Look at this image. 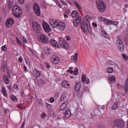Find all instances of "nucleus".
<instances>
[{"label": "nucleus", "mask_w": 128, "mask_h": 128, "mask_svg": "<svg viewBox=\"0 0 128 128\" xmlns=\"http://www.w3.org/2000/svg\"><path fill=\"white\" fill-rule=\"evenodd\" d=\"M71 114L70 110L69 108H67L65 114V116L66 118L67 119L69 118Z\"/></svg>", "instance_id": "2eb2a0df"}, {"label": "nucleus", "mask_w": 128, "mask_h": 128, "mask_svg": "<svg viewBox=\"0 0 128 128\" xmlns=\"http://www.w3.org/2000/svg\"><path fill=\"white\" fill-rule=\"evenodd\" d=\"M50 100L52 102H53L54 101V99L53 98H50Z\"/></svg>", "instance_id": "680f3d73"}, {"label": "nucleus", "mask_w": 128, "mask_h": 128, "mask_svg": "<svg viewBox=\"0 0 128 128\" xmlns=\"http://www.w3.org/2000/svg\"><path fill=\"white\" fill-rule=\"evenodd\" d=\"M18 2L20 4H22L24 3V0H17Z\"/></svg>", "instance_id": "de8ad7c7"}, {"label": "nucleus", "mask_w": 128, "mask_h": 128, "mask_svg": "<svg viewBox=\"0 0 128 128\" xmlns=\"http://www.w3.org/2000/svg\"><path fill=\"white\" fill-rule=\"evenodd\" d=\"M34 10L35 14L38 16H40V10L38 4L35 3L34 5Z\"/></svg>", "instance_id": "423d86ee"}, {"label": "nucleus", "mask_w": 128, "mask_h": 128, "mask_svg": "<svg viewBox=\"0 0 128 128\" xmlns=\"http://www.w3.org/2000/svg\"><path fill=\"white\" fill-rule=\"evenodd\" d=\"M38 102V103L39 105L42 106V100L40 99H38L37 100Z\"/></svg>", "instance_id": "8fccbe9b"}, {"label": "nucleus", "mask_w": 128, "mask_h": 128, "mask_svg": "<svg viewBox=\"0 0 128 128\" xmlns=\"http://www.w3.org/2000/svg\"><path fill=\"white\" fill-rule=\"evenodd\" d=\"M59 43L62 48H68V44L66 42V41L63 38H60L59 39Z\"/></svg>", "instance_id": "7ed1b4c3"}, {"label": "nucleus", "mask_w": 128, "mask_h": 128, "mask_svg": "<svg viewBox=\"0 0 128 128\" xmlns=\"http://www.w3.org/2000/svg\"><path fill=\"white\" fill-rule=\"evenodd\" d=\"M49 22L51 26L53 28H56L58 23L56 20L55 19L50 20Z\"/></svg>", "instance_id": "1a4fd4ad"}, {"label": "nucleus", "mask_w": 128, "mask_h": 128, "mask_svg": "<svg viewBox=\"0 0 128 128\" xmlns=\"http://www.w3.org/2000/svg\"><path fill=\"white\" fill-rule=\"evenodd\" d=\"M14 23V21L11 18H9L7 19L6 23V26L10 28L13 24Z\"/></svg>", "instance_id": "9b49d317"}, {"label": "nucleus", "mask_w": 128, "mask_h": 128, "mask_svg": "<svg viewBox=\"0 0 128 128\" xmlns=\"http://www.w3.org/2000/svg\"><path fill=\"white\" fill-rule=\"evenodd\" d=\"M105 18H104L102 16H100L98 18V20L102 22L104 21Z\"/></svg>", "instance_id": "a18cd8bd"}, {"label": "nucleus", "mask_w": 128, "mask_h": 128, "mask_svg": "<svg viewBox=\"0 0 128 128\" xmlns=\"http://www.w3.org/2000/svg\"><path fill=\"white\" fill-rule=\"evenodd\" d=\"M13 87L15 90H18L19 89L18 86L16 84H14L13 85Z\"/></svg>", "instance_id": "37998d69"}, {"label": "nucleus", "mask_w": 128, "mask_h": 128, "mask_svg": "<svg viewBox=\"0 0 128 128\" xmlns=\"http://www.w3.org/2000/svg\"><path fill=\"white\" fill-rule=\"evenodd\" d=\"M122 56H123L124 58V59L126 60H127L128 59V57L126 55H124V54H123Z\"/></svg>", "instance_id": "5fc2aeb1"}, {"label": "nucleus", "mask_w": 128, "mask_h": 128, "mask_svg": "<svg viewBox=\"0 0 128 128\" xmlns=\"http://www.w3.org/2000/svg\"><path fill=\"white\" fill-rule=\"evenodd\" d=\"M78 73V70L77 68H76L75 69V70L74 71V75H77Z\"/></svg>", "instance_id": "58836bf2"}, {"label": "nucleus", "mask_w": 128, "mask_h": 128, "mask_svg": "<svg viewBox=\"0 0 128 128\" xmlns=\"http://www.w3.org/2000/svg\"><path fill=\"white\" fill-rule=\"evenodd\" d=\"M18 9H20V7L17 5H15L12 8V11L14 10H17Z\"/></svg>", "instance_id": "e433bc0d"}, {"label": "nucleus", "mask_w": 128, "mask_h": 128, "mask_svg": "<svg viewBox=\"0 0 128 128\" xmlns=\"http://www.w3.org/2000/svg\"><path fill=\"white\" fill-rule=\"evenodd\" d=\"M4 109L5 112H8L10 111V110L8 109L5 108Z\"/></svg>", "instance_id": "774afa93"}, {"label": "nucleus", "mask_w": 128, "mask_h": 128, "mask_svg": "<svg viewBox=\"0 0 128 128\" xmlns=\"http://www.w3.org/2000/svg\"><path fill=\"white\" fill-rule=\"evenodd\" d=\"M84 25L85 26H86V28L89 32L90 33H92V30L90 28L89 24H88V25H87V24H86V25Z\"/></svg>", "instance_id": "a878e982"}, {"label": "nucleus", "mask_w": 128, "mask_h": 128, "mask_svg": "<svg viewBox=\"0 0 128 128\" xmlns=\"http://www.w3.org/2000/svg\"><path fill=\"white\" fill-rule=\"evenodd\" d=\"M78 57V54L77 53H76L74 54V60L75 63H76L77 62V59Z\"/></svg>", "instance_id": "c85d7f7f"}, {"label": "nucleus", "mask_w": 128, "mask_h": 128, "mask_svg": "<svg viewBox=\"0 0 128 128\" xmlns=\"http://www.w3.org/2000/svg\"><path fill=\"white\" fill-rule=\"evenodd\" d=\"M61 3L64 5H66V3L63 0H61L60 1Z\"/></svg>", "instance_id": "bf43d9fd"}, {"label": "nucleus", "mask_w": 128, "mask_h": 128, "mask_svg": "<svg viewBox=\"0 0 128 128\" xmlns=\"http://www.w3.org/2000/svg\"><path fill=\"white\" fill-rule=\"evenodd\" d=\"M92 24L94 27H97V24L93 22L92 23Z\"/></svg>", "instance_id": "e2e57ef3"}, {"label": "nucleus", "mask_w": 128, "mask_h": 128, "mask_svg": "<svg viewBox=\"0 0 128 128\" xmlns=\"http://www.w3.org/2000/svg\"><path fill=\"white\" fill-rule=\"evenodd\" d=\"M77 13L78 12L74 10H73L71 14L72 16L73 17H75L77 15Z\"/></svg>", "instance_id": "cd10ccee"}, {"label": "nucleus", "mask_w": 128, "mask_h": 128, "mask_svg": "<svg viewBox=\"0 0 128 128\" xmlns=\"http://www.w3.org/2000/svg\"><path fill=\"white\" fill-rule=\"evenodd\" d=\"M57 120L58 122H60L61 123L62 122V121H64L63 119L61 118H60L59 117H58L57 118Z\"/></svg>", "instance_id": "09e8293b"}, {"label": "nucleus", "mask_w": 128, "mask_h": 128, "mask_svg": "<svg viewBox=\"0 0 128 128\" xmlns=\"http://www.w3.org/2000/svg\"><path fill=\"white\" fill-rule=\"evenodd\" d=\"M53 60H52V63L54 64H58L59 62V58L56 57L55 56H53L52 57Z\"/></svg>", "instance_id": "4468645a"}, {"label": "nucleus", "mask_w": 128, "mask_h": 128, "mask_svg": "<svg viewBox=\"0 0 128 128\" xmlns=\"http://www.w3.org/2000/svg\"><path fill=\"white\" fill-rule=\"evenodd\" d=\"M111 24H113L115 25H117L118 24V23L117 21H111Z\"/></svg>", "instance_id": "49530a36"}, {"label": "nucleus", "mask_w": 128, "mask_h": 128, "mask_svg": "<svg viewBox=\"0 0 128 128\" xmlns=\"http://www.w3.org/2000/svg\"><path fill=\"white\" fill-rule=\"evenodd\" d=\"M7 49V48L6 46V45H5L3 46L2 48V50L3 51H5Z\"/></svg>", "instance_id": "3c124183"}, {"label": "nucleus", "mask_w": 128, "mask_h": 128, "mask_svg": "<svg viewBox=\"0 0 128 128\" xmlns=\"http://www.w3.org/2000/svg\"><path fill=\"white\" fill-rule=\"evenodd\" d=\"M62 86L65 88H69L70 84L66 81H63L61 84Z\"/></svg>", "instance_id": "f3484780"}, {"label": "nucleus", "mask_w": 128, "mask_h": 128, "mask_svg": "<svg viewBox=\"0 0 128 128\" xmlns=\"http://www.w3.org/2000/svg\"><path fill=\"white\" fill-rule=\"evenodd\" d=\"M12 4L11 3H10V4H8V7L10 9L11 8L12 6Z\"/></svg>", "instance_id": "0e129e2a"}, {"label": "nucleus", "mask_w": 128, "mask_h": 128, "mask_svg": "<svg viewBox=\"0 0 128 128\" xmlns=\"http://www.w3.org/2000/svg\"><path fill=\"white\" fill-rule=\"evenodd\" d=\"M56 4L60 8H62L61 5L57 1L56 2Z\"/></svg>", "instance_id": "6e6d98bb"}, {"label": "nucleus", "mask_w": 128, "mask_h": 128, "mask_svg": "<svg viewBox=\"0 0 128 128\" xmlns=\"http://www.w3.org/2000/svg\"><path fill=\"white\" fill-rule=\"evenodd\" d=\"M18 61L20 62H22V57L21 56H20L18 59Z\"/></svg>", "instance_id": "338daca9"}, {"label": "nucleus", "mask_w": 128, "mask_h": 128, "mask_svg": "<svg viewBox=\"0 0 128 128\" xmlns=\"http://www.w3.org/2000/svg\"><path fill=\"white\" fill-rule=\"evenodd\" d=\"M84 22L87 24V25L89 24V21L90 20V16L88 15H86L84 18Z\"/></svg>", "instance_id": "dca6fc26"}, {"label": "nucleus", "mask_w": 128, "mask_h": 128, "mask_svg": "<svg viewBox=\"0 0 128 128\" xmlns=\"http://www.w3.org/2000/svg\"><path fill=\"white\" fill-rule=\"evenodd\" d=\"M65 24L64 23L60 22L58 23L56 28L60 30H63L65 28Z\"/></svg>", "instance_id": "f8f14e48"}, {"label": "nucleus", "mask_w": 128, "mask_h": 128, "mask_svg": "<svg viewBox=\"0 0 128 128\" xmlns=\"http://www.w3.org/2000/svg\"><path fill=\"white\" fill-rule=\"evenodd\" d=\"M2 91L3 94L5 96H7V94L5 88L4 87L2 88Z\"/></svg>", "instance_id": "393cba45"}, {"label": "nucleus", "mask_w": 128, "mask_h": 128, "mask_svg": "<svg viewBox=\"0 0 128 128\" xmlns=\"http://www.w3.org/2000/svg\"><path fill=\"white\" fill-rule=\"evenodd\" d=\"M86 83L87 84H88L90 82V80L88 78H87L86 79Z\"/></svg>", "instance_id": "052dcab7"}, {"label": "nucleus", "mask_w": 128, "mask_h": 128, "mask_svg": "<svg viewBox=\"0 0 128 128\" xmlns=\"http://www.w3.org/2000/svg\"><path fill=\"white\" fill-rule=\"evenodd\" d=\"M67 95L66 94H62L61 96V99L62 101H63L66 98Z\"/></svg>", "instance_id": "f704fd0d"}, {"label": "nucleus", "mask_w": 128, "mask_h": 128, "mask_svg": "<svg viewBox=\"0 0 128 128\" xmlns=\"http://www.w3.org/2000/svg\"><path fill=\"white\" fill-rule=\"evenodd\" d=\"M12 13L15 17L20 18L21 17L22 11L20 7V9H18L16 10H14L12 11Z\"/></svg>", "instance_id": "6e6552de"}, {"label": "nucleus", "mask_w": 128, "mask_h": 128, "mask_svg": "<svg viewBox=\"0 0 128 128\" xmlns=\"http://www.w3.org/2000/svg\"><path fill=\"white\" fill-rule=\"evenodd\" d=\"M106 71L108 73H110L113 72V70L112 68L109 67L107 68Z\"/></svg>", "instance_id": "7c9ffc66"}, {"label": "nucleus", "mask_w": 128, "mask_h": 128, "mask_svg": "<svg viewBox=\"0 0 128 128\" xmlns=\"http://www.w3.org/2000/svg\"><path fill=\"white\" fill-rule=\"evenodd\" d=\"M22 39L23 40L24 42L25 43H26L27 42V40H26V38L24 37L23 36L22 37Z\"/></svg>", "instance_id": "864d4df0"}, {"label": "nucleus", "mask_w": 128, "mask_h": 128, "mask_svg": "<svg viewBox=\"0 0 128 128\" xmlns=\"http://www.w3.org/2000/svg\"><path fill=\"white\" fill-rule=\"evenodd\" d=\"M74 3L76 7L79 9H80L81 8L79 4L76 2H74Z\"/></svg>", "instance_id": "79ce46f5"}, {"label": "nucleus", "mask_w": 128, "mask_h": 128, "mask_svg": "<svg viewBox=\"0 0 128 128\" xmlns=\"http://www.w3.org/2000/svg\"><path fill=\"white\" fill-rule=\"evenodd\" d=\"M8 88L9 90L12 92V86L10 85L8 86Z\"/></svg>", "instance_id": "13d9d810"}, {"label": "nucleus", "mask_w": 128, "mask_h": 128, "mask_svg": "<svg viewBox=\"0 0 128 128\" xmlns=\"http://www.w3.org/2000/svg\"><path fill=\"white\" fill-rule=\"evenodd\" d=\"M80 87L81 84L79 83H78L75 84L74 89L76 91H78L80 90Z\"/></svg>", "instance_id": "6ab92c4d"}, {"label": "nucleus", "mask_w": 128, "mask_h": 128, "mask_svg": "<svg viewBox=\"0 0 128 128\" xmlns=\"http://www.w3.org/2000/svg\"><path fill=\"white\" fill-rule=\"evenodd\" d=\"M111 20L107 19L106 18H105V19L104 20V21L106 23L109 24H111Z\"/></svg>", "instance_id": "c756f323"}, {"label": "nucleus", "mask_w": 128, "mask_h": 128, "mask_svg": "<svg viewBox=\"0 0 128 128\" xmlns=\"http://www.w3.org/2000/svg\"><path fill=\"white\" fill-rule=\"evenodd\" d=\"M46 114L44 113H43L42 114V117L43 118H45L46 117Z\"/></svg>", "instance_id": "4d7b16f0"}, {"label": "nucleus", "mask_w": 128, "mask_h": 128, "mask_svg": "<svg viewBox=\"0 0 128 128\" xmlns=\"http://www.w3.org/2000/svg\"><path fill=\"white\" fill-rule=\"evenodd\" d=\"M118 49L120 52H122L124 49V46L122 41L120 39H118L116 41Z\"/></svg>", "instance_id": "0eeeda50"}, {"label": "nucleus", "mask_w": 128, "mask_h": 128, "mask_svg": "<svg viewBox=\"0 0 128 128\" xmlns=\"http://www.w3.org/2000/svg\"><path fill=\"white\" fill-rule=\"evenodd\" d=\"M29 51L30 55H32L34 53L33 52L30 48L29 49Z\"/></svg>", "instance_id": "603ef678"}, {"label": "nucleus", "mask_w": 128, "mask_h": 128, "mask_svg": "<svg viewBox=\"0 0 128 128\" xmlns=\"http://www.w3.org/2000/svg\"><path fill=\"white\" fill-rule=\"evenodd\" d=\"M46 108L48 109H50L51 108V104H48V103H46Z\"/></svg>", "instance_id": "c03bdc74"}, {"label": "nucleus", "mask_w": 128, "mask_h": 128, "mask_svg": "<svg viewBox=\"0 0 128 128\" xmlns=\"http://www.w3.org/2000/svg\"><path fill=\"white\" fill-rule=\"evenodd\" d=\"M84 25H86V24L84 22H82L81 23V29L84 32H86V29L84 28H86V26H85Z\"/></svg>", "instance_id": "4be33fe9"}, {"label": "nucleus", "mask_w": 128, "mask_h": 128, "mask_svg": "<svg viewBox=\"0 0 128 128\" xmlns=\"http://www.w3.org/2000/svg\"><path fill=\"white\" fill-rule=\"evenodd\" d=\"M3 80H4L5 83L6 84H8L9 83V79L6 75H4L3 76Z\"/></svg>", "instance_id": "aec40b11"}, {"label": "nucleus", "mask_w": 128, "mask_h": 128, "mask_svg": "<svg viewBox=\"0 0 128 128\" xmlns=\"http://www.w3.org/2000/svg\"><path fill=\"white\" fill-rule=\"evenodd\" d=\"M50 50H51L50 48H47V53H48V54H50L51 52H50Z\"/></svg>", "instance_id": "69168bd1"}, {"label": "nucleus", "mask_w": 128, "mask_h": 128, "mask_svg": "<svg viewBox=\"0 0 128 128\" xmlns=\"http://www.w3.org/2000/svg\"><path fill=\"white\" fill-rule=\"evenodd\" d=\"M39 41L40 42H42L45 44L49 42V41L46 36L43 34L40 35V38L39 39Z\"/></svg>", "instance_id": "39448f33"}, {"label": "nucleus", "mask_w": 128, "mask_h": 128, "mask_svg": "<svg viewBox=\"0 0 128 128\" xmlns=\"http://www.w3.org/2000/svg\"><path fill=\"white\" fill-rule=\"evenodd\" d=\"M50 44L52 46L58 48L59 47V45L54 40L51 39L50 41Z\"/></svg>", "instance_id": "a211bd4d"}, {"label": "nucleus", "mask_w": 128, "mask_h": 128, "mask_svg": "<svg viewBox=\"0 0 128 128\" xmlns=\"http://www.w3.org/2000/svg\"><path fill=\"white\" fill-rule=\"evenodd\" d=\"M34 73L36 77L39 78L40 76V74L39 72L36 70H35L34 71Z\"/></svg>", "instance_id": "412c9836"}, {"label": "nucleus", "mask_w": 128, "mask_h": 128, "mask_svg": "<svg viewBox=\"0 0 128 128\" xmlns=\"http://www.w3.org/2000/svg\"><path fill=\"white\" fill-rule=\"evenodd\" d=\"M42 24L43 27L46 32H49L51 31V28L49 26L46 22H43Z\"/></svg>", "instance_id": "9d476101"}, {"label": "nucleus", "mask_w": 128, "mask_h": 128, "mask_svg": "<svg viewBox=\"0 0 128 128\" xmlns=\"http://www.w3.org/2000/svg\"><path fill=\"white\" fill-rule=\"evenodd\" d=\"M110 83H114L116 82V78L114 76H112L109 78Z\"/></svg>", "instance_id": "5701e85b"}, {"label": "nucleus", "mask_w": 128, "mask_h": 128, "mask_svg": "<svg viewBox=\"0 0 128 128\" xmlns=\"http://www.w3.org/2000/svg\"><path fill=\"white\" fill-rule=\"evenodd\" d=\"M80 23L76 21V20H74L73 22L74 26V27H76Z\"/></svg>", "instance_id": "72a5a7b5"}, {"label": "nucleus", "mask_w": 128, "mask_h": 128, "mask_svg": "<svg viewBox=\"0 0 128 128\" xmlns=\"http://www.w3.org/2000/svg\"><path fill=\"white\" fill-rule=\"evenodd\" d=\"M67 104L64 103H63L61 106L60 107V110H64L66 108Z\"/></svg>", "instance_id": "b1692460"}, {"label": "nucleus", "mask_w": 128, "mask_h": 128, "mask_svg": "<svg viewBox=\"0 0 128 128\" xmlns=\"http://www.w3.org/2000/svg\"><path fill=\"white\" fill-rule=\"evenodd\" d=\"M114 124L116 127L123 128L124 126V123L122 120L117 119L114 121Z\"/></svg>", "instance_id": "f03ea898"}, {"label": "nucleus", "mask_w": 128, "mask_h": 128, "mask_svg": "<svg viewBox=\"0 0 128 128\" xmlns=\"http://www.w3.org/2000/svg\"><path fill=\"white\" fill-rule=\"evenodd\" d=\"M16 39L17 42L18 44L19 45H21L22 44V43L19 40V38L17 37H16Z\"/></svg>", "instance_id": "a19ab883"}, {"label": "nucleus", "mask_w": 128, "mask_h": 128, "mask_svg": "<svg viewBox=\"0 0 128 128\" xmlns=\"http://www.w3.org/2000/svg\"><path fill=\"white\" fill-rule=\"evenodd\" d=\"M96 3L98 10L100 12H103L106 9V6L101 0H97Z\"/></svg>", "instance_id": "f257e3e1"}, {"label": "nucleus", "mask_w": 128, "mask_h": 128, "mask_svg": "<svg viewBox=\"0 0 128 128\" xmlns=\"http://www.w3.org/2000/svg\"><path fill=\"white\" fill-rule=\"evenodd\" d=\"M32 26L35 32L38 33L40 32V31L41 30L40 26L37 22H33L32 23Z\"/></svg>", "instance_id": "20e7f679"}, {"label": "nucleus", "mask_w": 128, "mask_h": 128, "mask_svg": "<svg viewBox=\"0 0 128 128\" xmlns=\"http://www.w3.org/2000/svg\"><path fill=\"white\" fill-rule=\"evenodd\" d=\"M81 16H79L76 18V19L75 20H76V21H77L80 23L81 20Z\"/></svg>", "instance_id": "ea45409f"}, {"label": "nucleus", "mask_w": 128, "mask_h": 128, "mask_svg": "<svg viewBox=\"0 0 128 128\" xmlns=\"http://www.w3.org/2000/svg\"><path fill=\"white\" fill-rule=\"evenodd\" d=\"M10 98L13 101H16L17 100L16 98L14 96L11 95L10 96Z\"/></svg>", "instance_id": "473e14b6"}, {"label": "nucleus", "mask_w": 128, "mask_h": 128, "mask_svg": "<svg viewBox=\"0 0 128 128\" xmlns=\"http://www.w3.org/2000/svg\"><path fill=\"white\" fill-rule=\"evenodd\" d=\"M102 34L105 38H108L109 37L108 35L105 32H103Z\"/></svg>", "instance_id": "c9c22d12"}, {"label": "nucleus", "mask_w": 128, "mask_h": 128, "mask_svg": "<svg viewBox=\"0 0 128 128\" xmlns=\"http://www.w3.org/2000/svg\"><path fill=\"white\" fill-rule=\"evenodd\" d=\"M123 88L125 91V93L127 94L128 91V78L125 81V82L124 86Z\"/></svg>", "instance_id": "ddd939ff"}, {"label": "nucleus", "mask_w": 128, "mask_h": 128, "mask_svg": "<svg viewBox=\"0 0 128 128\" xmlns=\"http://www.w3.org/2000/svg\"><path fill=\"white\" fill-rule=\"evenodd\" d=\"M86 76L85 75H83L82 76V82H84L86 81Z\"/></svg>", "instance_id": "4c0bfd02"}, {"label": "nucleus", "mask_w": 128, "mask_h": 128, "mask_svg": "<svg viewBox=\"0 0 128 128\" xmlns=\"http://www.w3.org/2000/svg\"><path fill=\"white\" fill-rule=\"evenodd\" d=\"M118 106V104H114L112 107V108L113 110H115L117 108Z\"/></svg>", "instance_id": "2f4dec72"}, {"label": "nucleus", "mask_w": 128, "mask_h": 128, "mask_svg": "<svg viewBox=\"0 0 128 128\" xmlns=\"http://www.w3.org/2000/svg\"><path fill=\"white\" fill-rule=\"evenodd\" d=\"M1 68L3 69L4 71H6L7 70L8 66L6 64H2L1 66Z\"/></svg>", "instance_id": "bb28decb"}]
</instances>
